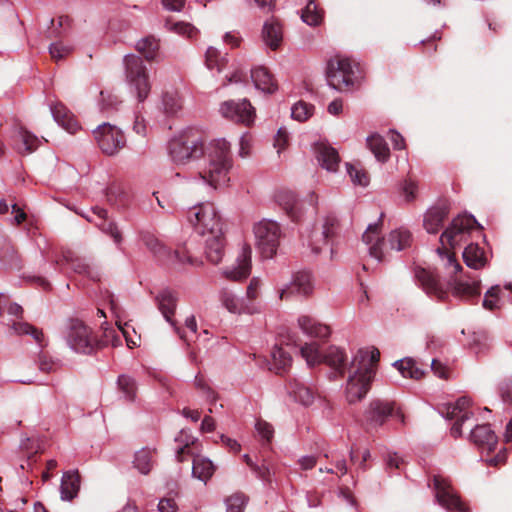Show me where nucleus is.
<instances>
[{
    "mask_svg": "<svg viewBox=\"0 0 512 512\" xmlns=\"http://www.w3.org/2000/svg\"><path fill=\"white\" fill-rule=\"evenodd\" d=\"M204 164L199 171L200 179L213 189L228 186L233 168L230 143L225 139L212 140L203 153Z\"/></svg>",
    "mask_w": 512,
    "mask_h": 512,
    "instance_id": "1",
    "label": "nucleus"
},
{
    "mask_svg": "<svg viewBox=\"0 0 512 512\" xmlns=\"http://www.w3.org/2000/svg\"><path fill=\"white\" fill-rule=\"evenodd\" d=\"M380 352L376 348L359 349L349 366L346 398L349 403L360 401L368 392L374 378Z\"/></svg>",
    "mask_w": 512,
    "mask_h": 512,
    "instance_id": "2",
    "label": "nucleus"
},
{
    "mask_svg": "<svg viewBox=\"0 0 512 512\" xmlns=\"http://www.w3.org/2000/svg\"><path fill=\"white\" fill-rule=\"evenodd\" d=\"M475 224L476 220L474 217L470 215H459L452 220L451 224L440 236L442 247H438L436 251L440 256L443 265L447 269H451V273L453 274L458 273L462 267L456 261L454 254L450 253L446 249V245L451 248L460 245L466 240L467 235L474 228Z\"/></svg>",
    "mask_w": 512,
    "mask_h": 512,
    "instance_id": "3",
    "label": "nucleus"
},
{
    "mask_svg": "<svg viewBox=\"0 0 512 512\" xmlns=\"http://www.w3.org/2000/svg\"><path fill=\"white\" fill-rule=\"evenodd\" d=\"M125 82L138 102H144L150 94L151 82L148 70L140 56L128 54L123 59Z\"/></svg>",
    "mask_w": 512,
    "mask_h": 512,
    "instance_id": "4",
    "label": "nucleus"
},
{
    "mask_svg": "<svg viewBox=\"0 0 512 512\" xmlns=\"http://www.w3.org/2000/svg\"><path fill=\"white\" fill-rule=\"evenodd\" d=\"M201 138L191 132L181 133L169 141L168 155L175 165H185L203 155Z\"/></svg>",
    "mask_w": 512,
    "mask_h": 512,
    "instance_id": "5",
    "label": "nucleus"
},
{
    "mask_svg": "<svg viewBox=\"0 0 512 512\" xmlns=\"http://www.w3.org/2000/svg\"><path fill=\"white\" fill-rule=\"evenodd\" d=\"M357 65L349 58L336 56L329 60L326 69L328 85L340 92L349 91L357 83Z\"/></svg>",
    "mask_w": 512,
    "mask_h": 512,
    "instance_id": "6",
    "label": "nucleus"
},
{
    "mask_svg": "<svg viewBox=\"0 0 512 512\" xmlns=\"http://www.w3.org/2000/svg\"><path fill=\"white\" fill-rule=\"evenodd\" d=\"M140 237L145 247L165 265L177 267L184 264L195 265L198 263V261L190 255L186 246H179L174 251H171L150 232H142Z\"/></svg>",
    "mask_w": 512,
    "mask_h": 512,
    "instance_id": "7",
    "label": "nucleus"
},
{
    "mask_svg": "<svg viewBox=\"0 0 512 512\" xmlns=\"http://www.w3.org/2000/svg\"><path fill=\"white\" fill-rule=\"evenodd\" d=\"M65 340L73 351L83 354L91 353L98 343L92 328L80 319L67 322Z\"/></svg>",
    "mask_w": 512,
    "mask_h": 512,
    "instance_id": "8",
    "label": "nucleus"
},
{
    "mask_svg": "<svg viewBox=\"0 0 512 512\" xmlns=\"http://www.w3.org/2000/svg\"><path fill=\"white\" fill-rule=\"evenodd\" d=\"M188 219L202 236L222 232L221 219L215 206L210 203H202L192 207L188 212Z\"/></svg>",
    "mask_w": 512,
    "mask_h": 512,
    "instance_id": "9",
    "label": "nucleus"
},
{
    "mask_svg": "<svg viewBox=\"0 0 512 512\" xmlns=\"http://www.w3.org/2000/svg\"><path fill=\"white\" fill-rule=\"evenodd\" d=\"M433 490L437 503L448 512H469L468 507L460 499L447 477L434 475Z\"/></svg>",
    "mask_w": 512,
    "mask_h": 512,
    "instance_id": "10",
    "label": "nucleus"
},
{
    "mask_svg": "<svg viewBox=\"0 0 512 512\" xmlns=\"http://www.w3.org/2000/svg\"><path fill=\"white\" fill-rule=\"evenodd\" d=\"M256 246L264 258H272L279 245L280 229L276 222L263 220L254 226Z\"/></svg>",
    "mask_w": 512,
    "mask_h": 512,
    "instance_id": "11",
    "label": "nucleus"
},
{
    "mask_svg": "<svg viewBox=\"0 0 512 512\" xmlns=\"http://www.w3.org/2000/svg\"><path fill=\"white\" fill-rule=\"evenodd\" d=\"M93 133L99 148L107 155H114L125 146L122 131L109 123L99 125Z\"/></svg>",
    "mask_w": 512,
    "mask_h": 512,
    "instance_id": "12",
    "label": "nucleus"
},
{
    "mask_svg": "<svg viewBox=\"0 0 512 512\" xmlns=\"http://www.w3.org/2000/svg\"><path fill=\"white\" fill-rule=\"evenodd\" d=\"M220 113L226 119L245 125H250L255 119V109L246 99L240 102L230 100L222 103Z\"/></svg>",
    "mask_w": 512,
    "mask_h": 512,
    "instance_id": "13",
    "label": "nucleus"
},
{
    "mask_svg": "<svg viewBox=\"0 0 512 512\" xmlns=\"http://www.w3.org/2000/svg\"><path fill=\"white\" fill-rule=\"evenodd\" d=\"M471 401L467 397L459 398L454 404H448L445 407L446 418L455 419V423L451 428V434L454 437L461 435V427L464 421L473 417V412L470 410Z\"/></svg>",
    "mask_w": 512,
    "mask_h": 512,
    "instance_id": "14",
    "label": "nucleus"
},
{
    "mask_svg": "<svg viewBox=\"0 0 512 512\" xmlns=\"http://www.w3.org/2000/svg\"><path fill=\"white\" fill-rule=\"evenodd\" d=\"M314 290V280L309 271L296 272L289 285L283 288L279 293L281 300H288L291 295L299 294L310 296Z\"/></svg>",
    "mask_w": 512,
    "mask_h": 512,
    "instance_id": "15",
    "label": "nucleus"
},
{
    "mask_svg": "<svg viewBox=\"0 0 512 512\" xmlns=\"http://www.w3.org/2000/svg\"><path fill=\"white\" fill-rule=\"evenodd\" d=\"M251 254V247L243 245L237 256L236 265L223 270L224 277L232 281L246 279L251 272Z\"/></svg>",
    "mask_w": 512,
    "mask_h": 512,
    "instance_id": "16",
    "label": "nucleus"
},
{
    "mask_svg": "<svg viewBox=\"0 0 512 512\" xmlns=\"http://www.w3.org/2000/svg\"><path fill=\"white\" fill-rule=\"evenodd\" d=\"M394 414V405L383 400H374L365 412V421L370 428L382 426Z\"/></svg>",
    "mask_w": 512,
    "mask_h": 512,
    "instance_id": "17",
    "label": "nucleus"
},
{
    "mask_svg": "<svg viewBox=\"0 0 512 512\" xmlns=\"http://www.w3.org/2000/svg\"><path fill=\"white\" fill-rule=\"evenodd\" d=\"M221 305L232 314H253L257 311L254 303L247 302L244 297H238L233 291L222 289L219 294Z\"/></svg>",
    "mask_w": 512,
    "mask_h": 512,
    "instance_id": "18",
    "label": "nucleus"
},
{
    "mask_svg": "<svg viewBox=\"0 0 512 512\" xmlns=\"http://www.w3.org/2000/svg\"><path fill=\"white\" fill-rule=\"evenodd\" d=\"M371 257L381 261L385 257L386 241L381 236L379 223L370 224L362 236Z\"/></svg>",
    "mask_w": 512,
    "mask_h": 512,
    "instance_id": "19",
    "label": "nucleus"
},
{
    "mask_svg": "<svg viewBox=\"0 0 512 512\" xmlns=\"http://www.w3.org/2000/svg\"><path fill=\"white\" fill-rule=\"evenodd\" d=\"M339 228V221L334 215H327L321 227V230H315L311 234L310 246L313 253L319 254L321 246L327 244V240L333 237Z\"/></svg>",
    "mask_w": 512,
    "mask_h": 512,
    "instance_id": "20",
    "label": "nucleus"
},
{
    "mask_svg": "<svg viewBox=\"0 0 512 512\" xmlns=\"http://www.w3.org/2000/svg\"><path fill=\"white\" fill-rule=\"evenodd\" d=\"M107 211L96 207L92 210V215H87L89 222L94 223L103 233L109 235L116 244L122 242V234L116 224L107 220Z\"/></svg>",
    "mask_w": 512,
    "mask_h": 512,
    "instance_id": "21",
    "label": "nucleus"
},
{
    "mask_svg": "<svg viewBox=\"0 0 512 512\" xmlns=\"http://www.w3.org/2000/svg\"><path fill=\"white\" fill-rule=\"evenodd\" d=\"M275 200L292 220L296 221L302 216V204L297 200L293 192L289 190L278 191L275 195Z\"/></svg>",
    "mask_w": 512,
    "mask_h": 512,
    "instance_id": "22",
    "label": "nucleus"
},
{
    "mask_svg": "<svg viewBox=\"0 0 512 512\" xmlns=\"http://www.w3.org/2000/svg\"><path fill=\"white\" fill-rule=\"evenodd\" d=\"M449 214L446 205L434 206L427 210L423 219V226L430 234H436L443 226Z\"/></svg>",
    "mask_w": 512,
    "mask_h": 512,
    "instance_id": "23",
    "label": "nucleus"
},
{
    "mask_svg": "<svg viewBox=\"0 0 512 512\" xmlns=\"http://www.w3.org/2000/svg\"><path fill=\"white\" fill-rule=\"evenodd\" d=\"M416 278L428 295L434 296L439 300H443L447 296V292L431 272L425 269H418L416 271Z\"/></svg>",
    "mask_w": 512,
    "mask_h": 512,
    "instance_id": "24",
    "label": "nucleus"
},
{
    "mask_svg": "<svg viewBox=\"0 0 512 512\" xmlns=\"http://www.w3.org/2000/svg\"><path fill=\"white\" fill-rule=\"evenodd\" d=\"M205 254L208 259L213 264H218L223 256L225 249V241L223 237V231L219 232V235L211 234L205 235Z\"/></svg>",
    "mask_w": 512,
    "mask_h": 512,
    "instance_id": "25",
    "label": "nucleus"
},
{
    "mask_svg": "<svg viewBox=\"0 0 512 512\" xmlns=\"http://www.w3.org/2000/svg\"><path fill=\"white\" fill-rule=\"evenodd\" d=\"M158 308L165 320L169 322L171 325H175L173 321V316L177 306V295L174 291L170 289H163L159 292L156 297Z\"/></svg>",
    "mask_w": 512,
    "mask_h": 512,
    "instance_id": "26",
    "label": "nucleus"
},
{
    "mask_svg": "<svg viewBox=\"0 0 512 512\" xmlns=\"http://www.w3.org/2000/svg\"><path fill=\"white\" fill-rule=\"evenodd\" d=\"M317 159L320 165L328 171H336L340 157L335 148L325 142L316 145Z\"/></svg>",
    "mask_w": 512,
    "mask_h": 512,
    "instance_id": "27",
    "label": "nucleus"
},
{
    "mask_svg": "<svg viewBox=\"0 0 512 512\" xmlns=\"http://www.w3.org/2000/svg\"><path fill=\"white\" fill-rule=\"evenodd\" d=\"M251 79L256 89L264 93H274L278 86L273 76L265 67H256L251 70Z\"/></svg>",
    "mask_w": 512,
    "mask_h": 512,
    "instance_id": "28",
    "label": "nucleus"
},
{
    "mask_svg": "<svg viewBox=\"0 0 512 512\" xmlns=\"http://www.w3.org/2000/svg\"><path fill=\"white\" fill-rule=\"evenodd\" d=\"M471 440L478 446L493 451L497 444V436L489 425H477L470 434Z\"/></svg>",
    "mask_w": 512,
    "mask_h": 512,
    "instance_id": "29",
    "label": "nucleus"
},
{
    "mask_svg": "<svg viewBox=\"0 0 512 512\" xmlns=\"http://www.w3.org/2000/svg\"><path fill=\"white\" fill-rule=\"evenodd\" d=\"M51 112L55 121L70 134H74L80 129L74 115L63 104L58 103L52 106Z\"/></svg>",
    "mask_w": 512,
    "mask_h": 512,
    "instance_id": "30",
    "label": "nucleus"
},
{
    "mask_svg": "<svg viewBox=\"0 0 512 512\" xmlns=\"http://www.w3.org/2000/svg\"><path fill=\"white\" fill-rule=\"evenodd\" d=\"M298 326L305 334L311 337L327 338L330 335V328L327 325L321 324L307 315H302L298 318Z\"/></svg>",
    "mask_w": 512,
    "mask_h": 512,
    "instance_id": "31",
    "label": "nucleus"
},
{
    "mask_svg": "<svg viewBox=\"0 0 512 512\" xmlns=\"http://www.w3.org/2000/svg\"><path fill=\"white\" fill-rule=\"evenodd\" d=\"M80 488V476L78 471H68L62 476L60 492L63 500H72Z\"/></svg>",
    "mask_w": 512,
    "mask_h": 512,
    "instance_id": "32",
    "label": "nucleus"
},
{
    "mask_svg": "<svg viewBox=\"0 0 512 512\" xmlns=\"http://www.w3.org/2000/svg\"><path fill=\"white\" fill-rule=\"evenodd\" d=\"M12 138L16 143H22L21 146H16V149L21 154L33 152L37 149L40 143V140L37 136L22 127H19L14 131Z\"/></svg>",
    "mask_w": 512,
    "mask_h": 512,
    "instance_id": "33",
    "label": "nucleus"
},
{
    "mask_svg": "<svg viewBox=\"0 0 512 512\" xmlns=\"http://www.w3.org/2000/svg\"><path fill=\"white\" fill-rule=\"evenodd\" d=\"M135 49L143 55L147 61H153L157 59L159 55V40L154 36L143 37L136 42Z\"/></svg>",
    "mask_w": 512,
    "mask_h": 512,
    "instance_id": "34",
    "label": "nucleus"
},
{
    "mask_svg": "<svg viewBox=\"0 0 512 512\" xmlns=\"http://www.w3.org/2000/svg\"><path fill=\"white\" fill-rule=\"evenodd\" d=\"M155 462V451L150 448H142L135 453L133 466L141 474L147 475L153 468Z\"/></svg>",
    "mask_w": 512,
    "mask_h": 512,
    "instance_id": "35",
    "label": "nucleus"
},
{
    "mask_svg": "<svg viewBox=\"0 0 512 512\" xmlns=\"http://www.w3.org/2000/svg\"><path fill=\"white\" fill-rule=\"evenodd\" d=\"M465 264L472 269H481L486 265L483 250L476 244H469L463 251Z\"/></svg>",
    "mask_w": 512,
    "mask_h": 512,
    "instance_id": "36",
    "label": "nucleus"
},
{
    "mask_svg": "<svg viewBox=\"0 0 512 512\" xmlns=\"http://www.w3.org/2000/svg\"><path fill=\"white\" fill-rule=\"evenodd\" d=\"M270 370L277 374L285 372L292 363L290 354L283 348L275 346L271 353Z\"/></svg>",
    "mask_w": 512,
    "mask_h": 512,
    "instance_id": "37",
    "label": "nucleus"
},
{
    "mask_svg": "<svg viewBox=\"0 0 512 512\" xmlns=\"http://www.w3.org/2000/svg\"><path fill=\"white\" fill-rule=\"evenodd\" d=\"M387 242L391 250L401 251L411 246L412 235L409 230L398 228L389 233Z\"/></svg>",
    "mask_w": 512,
    "mask_h": 512,
    "instance_id": "38",
    "label": "nucleus"
},
{
    "mask_svg": "<svg viewBox=\"0 0 512 512\" xmlns=\"http://www.w3.org/2000/svg\"><path fill=\"white\" fill-rule=\"evenodd\" d=\"M215 467L213 463L205 457L196 456L193 459L192 474L195 478L206 482L214 474Z\"/></svg>",
    "mask_w": 512,
    "mask_h": 512,
    "instance_id": "39",
    "label": "nucleus"
},
{
    "mask_svg": "<svg viewBox=\"0 0 512 512\" xmlns=\"http://www.w3.org/2000/svg\"><path fill=\"white\" fill-rule=\"evenodd\" d=\"M322 360L338 371L341 375L344 374L347 356L339 347H329Z\"/></svg>",
    "mask_w": 512,
    "mask_h": 512,
    "instance_id": "40",
    "label": "nucleus"
},
{
    "mask_svg": "<svg viewBox=\"0 0 512 512\" xmlns=\"http://www.w3.org/2000/svg\"><path fill=\"white\" fill-rule=\"evenodd\" d=\"M404 378H411L418 380L423 377L424 370L419 367L417 362L412 358H404L394 363Z\"/></svg>",
    "mask_w": 512,
    "mask_h": 512,
    "instance_id": "41",
    "label": "nucleus"
},
{
    "mask_svg": "<svg viewBox=\"0 0 512 512\" xmlns=\"http://www.w3.org/2000/svg\"><path fill=\"white\" fill-rule=\"evenodd\" d=\"M263 40L268 47L276 50L282 41V29L277 22H266L262 32Z\"/></svg>",
    "mask_w": 512,
    "mask_h": 512,
    "instance_id": "42",
    "label": "nucleus"
},
{
    "mask_svg": "<svg viewBox=\"0 0 512 512\" xmlns=\"http://www.w3.org/2000/svg\"><path fill=\"white\" fill-rule=\"evenodd\" d=\"M454 295L464 298L471 299L480 294V285L478 281H462L455 280L453 286Z\"/></svg>",
    "mask_w": 512,
    "mask_h": 512,
    "instance_id": "43",
    "label": "nucleus"
},
{
    "mask_svg": "<svg viewBox=\"0 0 512 512\" xmlns=\"http://www.w3.org/2000/svg\"><path fill=\"white\" fill-rule=\"evenodd\" d=\"M367 145L377 160L384 162L389 158V148L384 138L379 134L369 136L367 138Z\"/></svg>",
    "mask_w": 512,
    "mask_h": 512,
    "instance_id": "44",
    "label": "nucleus"
},
{
    "mask_svg": "<svg viewBox=\"0 0 512 512\" xmlns=\"http://www.w3.org/2000/svg\"><path fill=\"white\" fill-rule=\"evenodd\" d=\"M288 391L296 401L303 405L308 406L313 402L314 396L311 390L296 380L289 384Z\"/></svg>",
    "mask_w": 512,
    "mask_h": 512,
    "instance_id": "45",
    "label": "nucleus"
},
{
    "mask_svg": "<svg viewBox=\"0 0 512 512\" xmlns=\"http://www.w3.org/2000/svg\"><path fill=\"white\" fill-rule=\"evenodd\" d=\"M301 18L303 22L310 26H317L322 21V13L314 0H309L305 8L302 10Z\"/></svg>",
    "mask_w": 512,
    "mask_h": 512,
    "instance_id": "46",
    "label": "nucleus"
},
{
    "mask_svg": "<svg viewBox=\"0 0 512 512\" xmlns=\"http://www.w3.org/2000/svg\"><path fill=\"white\" fill-rule=\"evenodd\" d=\"M162 104L167 114H175L182 108L181 98L176 91H167L162 96Z\"/></svg>",
    "mask_w": 512,
    "mask_h": 512,
    "instance_id": "47",
    "label": "nucleus"
},
{
    "mask_svg": "<svg viewBox=\"0 0 512 512\" xmlns=\"http://www.w3.org/2000/svg\"><path fill=\"white\" fill-rule=\"evenodd\" d=\"M205 64L208 69L221 72L226 64V58L222 57L216 48L209 47L205 53Z\"/></svg>",
    "mask_w": 512,
    "mask_h": 512,
    "instance_id": "48",
    "label": "nucleus"
},
{
    "mask_svg": "<svg viewBox=\"0 0 512 512\" xmlns=\"http://www.w3.org/2000/svg\"><path fill=\"white\" fill-rule=\"evenodd\" d=\"M314 112V106L304 101H298L291 108V117L299 122L308 120Z\"/></svg>",
    "mask_w": 512,
    "mask_h": 512,
    "instance_id": "49",
    "label": "nucleus"
},
{
    "mask_svg": "<svg viewBox=\"0 0 512 512\" xmlns=\"http://www.w3.org/2000/svg\"><path fill=\"white\" fill-rule=\"evenodd\" d=\"M119 390L124 394L127 400L134 401L136 398L137 386L135 380L127 375H121L118 378Z\"/></svg>",
    "mask_w": 512,
    "mask_h": 512,
    "instance_id": "50",
    "label": "nucleus"
},
{
    "mask_svg": "<svg viewBox=\"0 0 512 512\" xmlns=\"http://www.w3.org/2000/svg\"><path fill=\"white\" fill-rule=\"evenodd\" d=\"M73 46L64 43L63 41H57L49 46V53L53 60L60 61L73 52Z\"/></svg>",
    "mask_w": 512,
    "mask_h": 512,
    "instance_id": "51",
    "label": "nucleus"
},
{
    "mask_svg": "<svg viewBox=\"0 0 512 512\" xmlns=\"http://www.w3.org/2000/svg\"><path fill=\"white\" fill-rule=\"evenodd\" d=\"M301 355L309 366L322 362V356L316 343L306 344L301 348Z\"/></svg>",
    "mask_w": 512,
    "mask_h": 512,
    "instance_id": "52",
    "label": "nucleus"
},
{
    "mask_svg": "<svg viewBox=\"0 0 512 512\" xmlns=\"http://www.w3.org/2000/svg\"><path fill=\"white\" fill-rule=\"evenodd\" d=\"M12 328L14 329V331L17 333V334H29L33 337V339L41 344L42 341H43V332L39 329H37L36 327L34 326H31L30 324L26 323V322H17V323H14Z\"/></svg>",
    "mask_w": 512,
    "mask_h": 512,
    "instance_id": "53",
    "label": "nucleus"
},
{
    "mask_svg": "<svg viewBox=\"0 0 512 512\" xmlns=\"http://www.w3.org/2000/svg\"><path fill=\"white\" fill-rule=\"evenodd\" d=\"M347 172L351 178V181L354 184L360 186H367L369 183V177L367 173L357 165L347 163L346 164Z\"/></svg>",
    "mask_w": 512,
    "mask_h": 512,
    "instance_id": "54",
    "label": "nucleus"
},
{
    "mask_svg": "<svg viewBox=\"0 0 512 512\" xmlns=\"http://www.w3.org/2000/svg\"><path fill=\"white\" fill-rule=\"evenodd\" d=\"M499 293L500 287H491L484 296L483 307L488 310H495L499 308Z\"/></svg>",
    "mask_w": 512,
    "mask_h": 512,
    "instance_id": "55",
    "label": "nucleus"
},
{
    "mask_svg": "<svg viewBox=\"0 0 512 512\" xmlns=\"http://www.w3.org/2000/svg\"><path fill=\"white\" fill-rule=\"evenodd\" d=\"M176 441L183 443V445L178 448L176 455L177 460L182 462L184 461L183 455L190 453L189 447L195 442V439L182 430L180 436L176 438Z\"/></svg>",
    "mask_w": 512,
    "mask_h": 512,
    "instance_id": "56",
    "label": "nucleus"
},
{
    "mask_svg": "<svg viewBox=\"0 0 512 512\" xmlns=\"http://www.w3.org/2000/svg\"><path fill=\"white\" fill-rule=\"evenodd\" d=\"M246 498L241 493L231 495L226 500L227 512H243Z\"/></svg>",
    "mask_w": 512,
    "mask_h": 512,
    "instance_id": "57",
    "label": "nucleus"
},
{
    "mask_svg": "<svg viewBox=\"0 0 512 512\" xmlns=\"http://www.w3.org/2000/svg\"><path fill=\"white\" fill-rule=\"evenodd\" d=\"M110 334L113 337V345L114 346L120 344L122 338H125L129 348H133L137 345V342L132 340L129 337V334H128V331L126 330V328H124L122 326H118L117 330L110 331L109 334H107L106 336L108 337Z\"/></svg>",
    "mask_w": 512,
    "mask_h": 512,
    "instance_id": "58",
    "label": "nucleus"
},
{
    "mask_svg": "<svg viewBox=\"0 0 512 512\" xmlns=\"http://www.w3.org/2000/svg\"><path fill=\"white\" fill-rule=\"evenodd\" d=\"M56 266L62 265L63 262L71 263L73 269L78 273H88L89 266L86 264H74V260L72 259V253L70 251L63 252L62 259L54 260Z\"/></svg>",
    "mask_w": 512,
    "mask_h": 512,
    "instance_id": "59",
    "label": "nucleus"
},
{
    "mask_svg": "<svg viewBox=\"0 0 512 512\" xmlns=\"http://www.w3.org/2000/svg\"><path fill=\"white\" fill-rule=\"evenodd\" d=\"M255 429L258 435L267 442L273 438L274 429L268 422L264 420H258L255 424Z\"/></svg>",
    "mask_w": 512,
    "mask_h": 512,
    "instance_id": "60",
    "label": "nucleus"
},
{
    "mask_svg": "<svg viewBox=\"0 0 512 512\" xmlns=\"http://www.w3.org/2000/svg\"><path fill=\"white\" fill-rule=\"evenodd\" d=\"M169 29L177 34L187 36L189 38L196 34L195 28L191 24L185 22L174 23L169 27Z\"/></svg>",
    "mask_w": 512,
    "mask_h": 512,
    "instance_id": "61",
    "label": "nucleus"
},
{
    "mask_svg": "<svg viewBox=\"0 0 512 512\" xmlns=\"http://www.w3.org/2000/svg\"><path fill=\"white\" fill-rule=\"evenodd\" d=\"M252 148V137L249 134H243L239 140V151L240 157L244 158L250 155Z\"/></svg>",
    "mask_w": 512,
    "mask_h": 512,
    "instance_id": "62",
    "label": "nucleus"
},
{
    "mask_svg": "<svg viewBox=\"0 0 512 512\" xmlns=\"http://www.w3.org/2000/svg\"><path fill=\"white\" fill-rule=\"evenodd\" d=\"M260 280L258 278H252L246 291V299L247 302L253 303V301L258 297L259 295V289H260Z\"/></svg>",
    "mask_w": 512,
    "mask_h": 512,
    "instance_id": "63",
    "label": "nucleus"
},
{
    "mask_svg": "<svg viewBox=\"0 0 512 512\" xmlns=\"http://www.w3.org/2000/svg\"><path fill=\"white\" fill-rule=\"evenodd\" d=\"M289 135L285 128H280L276 134L274 146L280 153L288 145Z\"/></svg>",
    "mask_w": 512,
    "mask_h": 512,
    "instance_id": "64",
    "label": "nucleus"
}]
</instances>
